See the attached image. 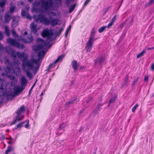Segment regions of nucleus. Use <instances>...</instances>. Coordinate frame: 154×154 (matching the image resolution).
Listing matches in <instances>:
<instances>
[{
    "label": "nucleus",
    "instance_id": "obj_33",
    "mask_svg": "<svg viewBox=\"0 0 154 154\" xmlns=\"http://www.w3.org/2000/svg\"><path fill=\"white\" fill-rule=\"evenodd\" d=\"M106 28V26H104L100 27L98 29V32L100 33L102 32L105 30Z\"/></svg>",
    "mask_w": 154,
    "mask_h": 154
},
{
    "label": "nucleus",
    "instance_id": "obj_41",
    "mask_svg": "<svg viewBox=\"0 0 154 154\" xmlns=\"http://www.w3.org/2000/svg\"><path fill=\"white\" fill-rule=\"evenodd\" d=\"M113 23L112 22V21H111V22H110V23H109L108 25H107V28H110L111 27V26H112V25H113Z\"/></svg>",
    "mask_w": 154,
    "mask_h": 154
},
{
    "label": "nucleus",
    "instance_id": "obj_46",
    "mask_svg": "<svg viewBox=\"0 0 154 154\" xmlns=\"http://www.w3.org/2000/svg\"><path fill=\"white\" fill-rule=\"evenodd\" d=\"M154 2V0H149V2L148 3V5L152 4Z\"/></svg>",
    "mask_w": 154,
    "mask_h": 154
},
{
    "label": "nucleus",
    "instance_id": "obj_35",
    "mask_svg": "<svg viewBox=\"0 0 154 154\" xmlns=\"http://www.w3.org/2000/svg\"><path fill=\"white\" fill-rule=\"evenodd\" d=\"M11 147L10 146H8L7 149L5 151V154H8L9 152L11 151Z\"/></svg>",
    "mask_w": 154,
    "mask_h": 154
},
{
    "label": "nucleus",
    "instance_id": "obj_14",
    "mask_svg": "<svg viewBox=\"0 0 154 154\" xmlns=\"http://www.w3.org/2000/svg\"><path fill=\"white\" fill-rule=\"evenodd\" d=\"M12 17V15L9 12L6 13L5 16V20L4 23H8Z\"/></svg>",
    "mask_w": 154,
    "mask_h": 154
},
{
    "label": "nucleus",
    "instance_id": "obj_12",
    "mask_svg": "<svg viewBox=\"0 0 154 154\" xmlns=\"http://www.w3.org/2000/svg\"><path fill=\"white\" fill-rule=\"evenodd\" d=\"M105 58L103 56H100L97 58L95 60V64L98 65H101L104 62Z\"/></svg>",
    "mask_w": 154,
    "mask_h": 154
},
{
    "label": "nucleus",
    "instance_id": "obj_17",
    "mask_svg": "<svg viewBox=\"0 0 154 154\" xmlns=\"http://www.w3.org/2000/svg\"><path fill=\"white\" fill-rule=\"evenodd\" d=\"M14 93L11 92L10 94H8L7 96V98H8L10 96H12L13 97H14L15 96L17 95L18 93L20 92L19 89V87H17L15 88L14 89Z\"/></svg>",
    "mask_w": 154,
    "mask_h": 154
},
{
    "label": "nucleus",
    "instance_id": "obj_25",
    "mask_svg": "<svg viewBox=\"0 0 154 154\" xmlns=\"http://www.w3.org/2000/svg\"><path fill=\"white\" fill-rule=\"evenodd\" d=\"M6 69H5V68H0V76H4L5 75V73H6L7 75H8L7 74V73L6 72L5 70Z\"/></svg>",
    "mask_w": 154,
    "mask_h": 154
},
{
    "label": "nucleus",
    "instance_id": "obj_13",
    "mask_svg": "<svg viewBox=\"0 0 154 154\" xmlns=\"http://www.w3.org/2000/svg\"><path fill=\"white\" fill-rule=\"evenodd\" d=\"M12 19L11 26L13 27H15L18 25L19 17L17 16H14L13 17Z\"/></svg>",
    "mask_w": 154,
    "mask_h": 154
},
{
    "label": "nucleus",
    "instance_id": "obj_16",
    "mask_svg": "<svg viewBox=\"0 0 154 154\" xmlns=\"http://www.w3.org/2000/svg\"><path fill=\"white\" fill-rule=\"evenodd\" d=\"M63 55H61L58 56L57 58L52 63L50 64L48 66V67L47 69V70H49L58 61L60 60H62L64 57Z\"/></svg>",
    "mask_w": 154,
    "mask_h": 154
},
{
    "label": "nucleus",
    "instance_id": "obj_57",
    "mask_svg": "<svg viewBox=\"0 0 154 154\" xmlns=\"http://www.w3.org/2000/svg\"><path fill=\"white\" fill-rule=\"evenodd\" d=\"M71 26H69L67 28L66 31H68V32H69V31L71 29Z\"/></svg>",
    "mask_w": 154,
    "mask_h": 154
},
{
    "label": "nucleus",
    "instance_id": "obj_43",
    "mask_svg": "<svg viewBox=\"0 0 154 154\" xmlns=\"http://www.w3.org/2000/svg\"><path fill=\"white\" fill-rule=\"evenodd\" d=\"M125 22H122L119 25V26L120 28H122L125 25Z\"/></svg>",
    "mask_w": 154,
    "mask_h": 154
},
{
    "label": "nucleus",
    "instance_id": "obj_27",
    "mask_svg": "<svg viewBox=\"0 0 154 154\" xmlns=\"http://www.w3.org/2000/svg\"><path fill=\"white\" fill-rule=\"evenodd\" d=\"M146 50L145 49L143 50L137 56V58H139L140 57L142 56H143L144 54L146 53Z\"/></svg>",
    "mask_w": 154,
    "mask_h": 154
},
{
    "label": "nucleus",
    "instance_id": "obj_47",
    "mask_svg": "<svg viewBox=\"0 0 154 154\" xmlns=\"http://www.w3.org/2000/svg\"><path fill=\"white\" fill-rule=\"evenodd\" d=\"M25 86H21L19 87V89L20 90V92L22 91L24 89V87Z\"/></svg>",
    "mask_w": 154,
    "mask_h": 154
},
{
    "label": "nucleus",
    "instance_id": "obj_26",
    "mask_svg": "<svg viewBox=\"0 0 154 154\" xmlns=\"http://www.w3.org/2000/svg\"><path fill=\"white\" fill-rule=\"evenodd\" d=\"M5 33L7 34V36H9L10 34V31L9 28L7 26H5Z\"/></svg>",
    "mask_w": 154,
    "mask_h": 154
},
{
    "label": "nucleus",
    "instance_id": "obj_63",
    "mask_svg": "<svg viewBox=\"0 0 154 154\" xmlns=\"http://www.w3.org/2000/svg\"><path fill=\"white\" fill-rule=\"evenodd\" d=\"M148 50H150L154 49V47L151 48H147Z\"/></svg>",
    "mask_w": 154,
    "mask_h": 154
},
{
    "label": "nucleus",
    "instance_id": "obj_48",
    "mask_svg": "<svg viewBox=\"0 0 154 154\" xmlns=\"http://www.w3.org/2000/svg\"><path fill=\"white\" fill-rule=\"evenodd\" d=\"M35 83H36V82L34 83V84H33V86L32 87V88H31V89L29 90V95H30L31 94V92L32 89V88L34 87V86L35 85Z\"/></svg>",
    "mask_w": 154,
    "mask_h": 154
},
{
    "label": "nucleus",
    "instance_id": "obj_15",
    "mask_svg": "<svg viewBox=\"0 0 154 154\" xmlns=\"http://www.w3.org/2000/svg\"><path fill=\"white\" fill-rule=\"evenodd\" d=\"M20 81L21 86H25L27 82V80L25 76L23 75L21 76Z\"/></svg>",
    "mask_w": 154,
    "mask_h": 154
},
{
    "label": "nucleus",
    "instance_id": "obj_51",
    "mask_svg": "<svg viewBox=\"0 0 154 154\" xmlns=\"http://www.w3.org/2000/svg\"><path fill=\"white\" fill-rule=\"evenodd\" d=\"M26 122H27L26 124L24 125V127L25 128H27L29 126V121H26Z\"/></svg>",
    "mask_w": 154,
    "mask_h": 154
},
{
    "label": "nucleus",
    "instance_id": "obj_40",
    "mask_svg": "<svg viewBox=\"0 0 154 154\" xmlns=\"http://www.w3.org/2000/svg\"><path fill=\"white\" fill-rule=\"evenodd\" d=\"M138 79H136L134 80L132 84V86H134L136 84L137 81H138Z\"/></svg>",
    "mask_w": 154,
    "mask_h": 154
},
{
    "label": "nucleus",
    "instance_id": "obj_61",
    "mask_svg": "<svg viewBox=\"0 0 154 154\" xmlns=\"http://www.w3.org/2000/svg\"><path fill=\"white\" fill-rule=\"evenodd\" d=\"M68 31H66V33H65V38H66L67 37V36L68 35Z\"/></svg>",
    "mask_w": 154,
    "mask_h": 154
},
{
    "label": "nucleus",
    "instance_id": "obj_42",
    "mask_svg": "<svg viewBox=\"0 0 154 154\" xmlns=\"http://www.w3.org/2000/svg\"><path fill=\"white\" fill-rule=\"evenodd\" d=\"M4 50V48L3 47V45H2L0 43V51H3Z\"/></svg>",
    "mask_w": 154,
    "mask_h": 154
},
{
    "label": "nucleus",
    "instance_id": "obj_24",
    "mask_svg": "<svg viewBox=\"0 0 154 154\" xmlns=\"http://www.w3.org/2000/svg\"><path fill=\"white\" fill-rule=\"evenodd\" d=\"M45 54V52L44 50L39 51L37 55L38 57H39L38 59H39L40 60V58H42L44 56ZM39 62L40 64L41 62H40V60H39Z\"/></svg>",
    "mask_w": 154,
    "mask_h": 154
},
{
    "label": "nucleus",
    "instance_id": "obj_8",
    "mask_svg": "<svg viewBox=\"0 0 154 154\" xmlns=\"http://www.w3.org/2000/svg\"><path fill=\"white\" fill-rule=\"evenodd\" d=\"M53 6L52 0H42L41 7L43 9L47 10L51 9Z\"/></svg>",
    "mask_w": 154,
    "mask_h": 154
},
{
    "label": "nucleus",
    "instance_id": "obj_34",
    "mask_svg": "<svg viewBox=\"0 0 154 154\" xmlns=\"http://www.w3.org/2000/svg\"><path fill=\"white\" fill-rule=\"evenodd\" d=\"M116 98V97H113V98H112V99L110 100H109V104H110L111 103H114L115 101Z\"/></svg>",
    "mask_w": 154,
    "mask_h": 154
},
{
    "label": "nucleus",
    "instance_id": "obj_54",
    "mask_svg": "<svg viewBox=\"0 0 154 154\" xmlns=\"http://www.w3.org/2000/svg\"><path fill=\"white\" fill-rule=\"evenodd\" d=\"M151 69L152 70H154V63H153L151 65Z\"/></svg>",
    "mask_w": 154,
    "mask_h": 154
},
{
    "label": "nucleus",
    "instance_id": "obj_30",
    "mask_svg": "<svg viewBox=\"0 0 154 154\" xmlns=\"http://www.w3.org/2000/svg\"><path fill=\"white\" fill-rule=\"evenodd\" d=\"M12 33V34L13 35L14 37H17L18 35L16 32L15 31V30L14 29H13L11 30V31Z\"/></svg>",
    "mask_w": 154,
    "mask_h": 154
},
{
    "label": "nucleus",
    "instance_id": "obj_5",
    "mask_svg": "<svg viewBox=\"0 0 154 154\" xmlns=\"http://www.w3.org/2000/svg\"><path fill=\"white\" fill-rule=\"evenodd\" d=\"M34 63L35 62L32 63L29 61L23 63V66H22L23 70L26 72V76L29 79H31L32 76L29 71L34 68Z\"/></svg>",
    "mask_w": 154,
    "mask_h": 154
},
{
    "label": "nucleus",
    "instance_id": "obj_50",
    "mask_svg": "<svg viewBox=\"0 0 154 154\" xmlns=\"http://www.w3.org/2000/svg\"><path fill=\"white\" fill-rule=\"evenodd\" d=\"M40 4V2H36L34 4V5L35 6H38Z\"/></svg>",
    "mask_w": 154,
    "mask_h": 154
},
{
    "label": "nucleus",
    "instance_id": "obj_7",
    "mask_svg": "<svg viewBox=\"0 0 154 154\" xmlns=\"http://www.w3.org/2000/svg\"><path fill=\"white\" fill-rule=\"evenodd\" d=\"M20 39L24 43H30L32 41L33 37L31 34H28L27 33L25 32L24 34L20 37Z\"/></svg>",
    "mask_w": 154,
    "mask_h": 154
},
{
    "label": "nucleus",
    "instance_id": "obj_31",
    "mask_svg": "<svg viewBox=\"0 0 154 154\" xmlns=\"http://www.w3.org/2000/svg\"><path fill=\"white\" fill-rule=\"evenodd\" d=\"M6 0H0V6L2 8L5 5Z\"/></svg>",
    "mask_w": 154,
    "mask_h": 154
},
{
    "label": "nucleus",
    "instance_id": "obj_45",
    "mask_svg": "<svg viewBox=\"0 0 154 154\" xmlns=\"http://www.w3.org/2000/svg\"><path fill=\"white\" fill-rule=\"evenodd\" d=\"M3 38V33L2 32H0V40H1Z\"/></svg>",
    "mask_w": 154,
    "mask_h": 154
},
{
    "label": "nucleus",
    "instance_id": "obj_64",
    "mask_svg": "<svg viewBox=\"0 0 154 154\" xmlns=\"http://www.w3.org/2000/svg\"><path fill=\"white\" fill-rule=\"evenodd\" d=\"M2 138L3 139H5V136L4 135H2Z\"/></svg>",
    "mask_w": 154,
    "mask_h": 154
},
{
    "label": "nucleus",
    "instance_id": "obj_21",
    "mask_svg": "<svg viewBox=\"0 0 154 154\" xmlns=\"http://www.w3.org/2000/svg\"><path fill=\"white\" fill-rule=\"evenodd\" d=\"M103 105L101 103H98V104L97 106L96 107L94 111V112L95 114H96L99 113L100 111L101 107Z\"/></svg>",
    "mask_w": 154,
    "mask_h": 154
},
{
    "label": "nucleus",
    "instance_id": "obj_20",
    "mask_svg": "<svg viewBox=\"0 0 154 154\" xmlns=\"http://www.w3.org/2000/svg\"><path fill=\"white\" fill-rule=\"evenodd\" d=\"M77 100L76 97H74L72 98L69 102H66L65 104L66 106H68L69 105L75 103V101Z\"/></svg>",
    "mask_w": 154,
    "mask_h": 154
},
{
    "label": "nucleus",
    "instance_id": "obj_37",
    "mask_svg": "<svg viewBox=\"0 0 154 154\" xmlns=\"http://www.w3.org/2000/svg\"><path fill=\"white\" fill-rule=\"evenodd\" d=\"M138 104H136L133 107V108H132V111L133 112H135L136 109L137 108V107L138 106Z\"/></svg>",
    "mask_w": 154,
    "mask_h": 154
},
{
    "label": "nucleus",
    "instance_id": "obj_52",
    "mask_svg": "<svg viewBox=\"0 0 154 154\" xmlns=\"http://www.w3.org/2000/svg\"><path fill=\"white\" fill-rule=\"evenodd\" d=\"M70 0H66V4L67 6H69L70 4Z\"/></svg>",
    "mask_w": 154,
    "mask_h": 154
},
{
    "label": "nucleus",
    "instance_id": "obj_36",
    "mask_svg": "<svg viewBox=\"0 0 154 154\" xmlns=\"http://www.w3.org/2000/svg\"><path fill=\"white\" fill-rule=\"evenodd\" d=\"M65 126V124L64 123H63L60 125L59 129L61 130L64 128Z\"/></svg>",
    "mask_w": 154,
    "mask_h": 154
},
{
    "label": "nucleus",
    "instance_id": "obj_32",
    "mask_svg": "<svg viewBox=\"0 0 154 154\" xmlns=\"http://www.w3.org/2000/svg\"><path fill=\"white\" fill-rule=\"evenodd\" d=\"M16 8V7L14 6H11L10 7L9 9V12L10 14L12 13L14 11V10Z\"/></svg>",
    "mask_w": 154,
    "mask_h": 154
},
{
    "label": "nucleus",
    "instance_id": "obj_2",
    "mask_svg": "<svg viewBox=\"0 0 154 154\" xmlns=\"http://www.w3.org/2000/svg\"><path fill=\"white\" fill-rule=\"evenodd\" d=\"M34 18L35 22H37L39 21L40 22L43 23L47 26L49 25L50 23L52 26H54L56 25L60 24L61 23V21L57 19L51 20L50 21L49 19L41 14L35 17Z\"/></svg>",
    "mask_w": 154,
    "mask_h": 154
},
{
    "label": "nucleus",
    "instance_id": "obj_29",
    "mask_svg": "<svg viewBox=\"0 0 154 154\" xmlns=\"http://www.w3.org/2000/svg\"><path fill=\"white\" fill-rule=\"evenodd\" d=\"M129 82L128 78V76H127L124 81V83L122 84V86H121L122 88H123V86L125 85H127V83Z\"/></svg>",
    "mask_w": 154,
    "mask_h": 154
},
{
    "label": "nucleus",
    "instance_id": "obj_56",
    "mask_svg": "<svg viewBox=\"0 0 154 154\" xmlns=\"http://www.w3.org/2000/svg\"><path fill=\"white\" fill-rule=\"evenodd\" d=\"M26 18H28L29 20H31V17L30 16L29 14H27L26 16Z\"/></svg>",
    "mask_w": 154,
    "mask_h": 154
},
{
    "label": "nucleus",
    "instance_id": "obj_38",
    "mask_svg": "<svg viewBox=\"0 0 154 154\" xmlns=\"http://www.w3.org/2000/svg\"><path fill=\"white\" fill-rule=\"evenodd\" d=\"M21 15L23 17H25L26 15V12L25 11H24L23 10H22L21 13Z\"/></svg>",
    "mask_w": 154,
    "mask_h": 154
},
{
    "label": "nucleus",
    "instance_id": "obj_18",
    "mask_svg": "<svg viewBox=\"0 0 154 154\" xmlns=\"http://www.w3.org/2000/svg\"><path fill=\"white\" fill-rule=\"evenodd\" d=\"M48 15L49 17L51 20L54 19H57V16L55 12H50L48 13Z\"/></svg>",
    "mask_w": 154,
    "mask_h": 154
},
{
    "label": "nucleus",
    "instance_id": "obj_19",
    "mask_svg": "<svg viewBox=\"0 0 154 154\" xmlns=\"http://www.w3.org/2000/svg\"><path fill=\"white\" fill-rule=\"evenodd\" d=\"M11 57L13 58V62L12 63H15L17 60H17L16 59V55H17L15 50H12L11 51Z\"/></svg>",
    "mask_w": 154,
    "mask_h": 154
},
{
    "label": "nucleus",
    "instance_id": "obj_53",
    "mask_svg": "<svg viewBox=\"0 0 154 154\" xmlns=\"http://www.w3.org/2000/svg\"><path fill=\"white\" fill-rule=\"evenodd\" d=\"M91 0H86L84 4V6L86 5Z\"/></svg>",
    "mask_w": 154,
    "mask_h": 154
},
{
    "label": "nucleus",
    "instance_id": "obj_9",
    "mask_svg": "<svg viewBox=\"0 0 154 154\" xmlns=\"http://www.w3.org/2000/svg\"><path fill=\"white\" fill-rule=\"evenodd\" d=\"M7 41L11 45L16 47L19 49H23L25 47L22 44L17 42L15 39H13L11 38H8L7 40Z\"/></svg>",
    "mask_w": 154,
    "mask_h": 154
},
{
    "label": "nucleus",
    "instance_id": "obj_22",
    "mask_svg": "<svg viewBox=\"0 0 154 154\" xmlns=\"http://www.w3.org/2000/svg\"><path fill=\"white\" fill-rule=\"evenodd\" d=\"M96 32L95 28L94 27L93 28L91 31L90 37L89 39L94 40Z\"/></svg>",
    "mask_w": 154,
    "mask_h": 154
},
{
    "label": "nucleus",
    "instance_id": "obj_10",
    "mask_svg": "<svg viewBox=\"0 0 154 154\" xmlns=\"http://www.w3.org/2000/svg\"><path fill=\"white\" fill-rule=\"evenodd\" d=\"M30 28L31 30V32L34 34H36L37 30L39 28L37 27V25L34 23H32L30 26Z\"/></svg>",
    "mask_w": 154,
    "mask_h": 154
},
{
    "label": "nucleus",
    "instance_id": "obj_28",
    "mask_svg": "<svg viewBox=\"0 0 154 154\" xmlns=\"http://www.w3.org/2000/svg\"><path fill=\"white\" fill-rule=\"evenodd\" d=\"M75 6L76 5L75 4L74 5L72 4L70 6L69 9V13H71L74 9Z\"/></svg>",
    "mask_w": 154,
    "mask_h": 154
},
{
    "label": "nucleus",
    "instance_id": "obj_1",
    "mask_svg": "<svg viewBox=\"0 0 154 154\" xmlns=\"http://www.w3.org/2000/svg\"><path fill=\"white\" fill-rule=\"evenodd\" d=\"M42 35L43 38L47 37V40L45 41L43 39L39 38H38L36 41L39 44L36 45L33 47V48L35 51H38L39 50L43 49L45 46L50 47L51 42H52L51 37L53 33L49 31L48 29H45L43 30L41 33Z\"/></svg>",
    "mask_w": 154,
    "mask_h": 154
},
{
    "label": "nucleus",
    "instance_id": "obj_11",
    "mask_svg": "<svg viewBox=\"0 0 154 154\" xmlns=\"http://www.w3.org/2000/svg\"><path fill=\"white\" fill-rule=\"evenodd\" d=\"M94 40L89 39L88 42L86 43V48L87 49L86 51L88 52H90L92 48L93 42Z\"/></svg>",
    "mask_w": 154,
    "mask_h": 154
},
{
    "label": "nucleus",
    "instance_id": "obj_4",
    "mask_svg": "<svg viewBox=\"0 0 154 154\" xmlns=\"http://www.w3.org/2000/svg\"><path fill=\"white\" fill-rule=\"evenodd\" d=\"M17 55L19 58H23L22 60V66H23V63L24 62L29 61L32 63L35 62V64L36 65V66L35 67V69L36 70H38L40 66L39 59H35L33 58L29 60H28V56L23 52H18L17 53Z\"/></svg>",
    "mask_w": 154,
    "mask_h": 154
},
{
    "label": "nucleus",
    "instance_id": "obj_3",
    "mask_svg": "<svg viewBox=\"0 0 154 154\" xmlns=\"http://www.w3.org/2000/svg\"><path fill=\"white\" fill-rule=\"evenodd\" d=\"M20 63L19 60H17L15 63H11L8 59H6L5 61V64L7 65V66L5 70L8 75L10 74L11 70L14 72L19 73L20 72L21 69L19 66Z\"/></svg>",
    "mask_w": 154,
    "mask_h": 154
},
{
    "label": "nucleus",
    "instance_id": "obj_39",
    "mask_svg": "<svg viewBox=\"0 0 154 154\" xmlns=\"http://www.w3.org/2000/svg\"><path fill=\"white\" fill-rule=\"evenodd\" d=\"M134 21V19L133 18H132L131 20H130V21L129 22L128 25V26H131L132 25V22Z\"/></svg>",
    "mask_w": 154,
    "mask_h": 154
},
{
    "label": "nucleus",
    "instance_id": "obj_49",
    "mask_svg": "<svg viewBox=\"0 0 154 154\" xmlns=\"http://www.w3.org/2000/svg\"><path fill=\"white\" fill-rule=\"evenodd\" d=\"M116 16L115 15V16L111 20V21L113 23H114V22L116 20Z\"/></svg>",
    "mask_w": 154,
    "mask_h": 154
},
{
    "label": "nucleus",
    "instance_id": "obj_55",
    "mask_svg": "<svg viewBox=\"0 0 154 154\" xmlns=\"http://www.w3.org/2000/svg\"><path fill=\"white\" fill-rule=\"evenodd\" d=\"M148 79V76H145L144 81L145 82H147Z\"/></svg>",
    "mask_w": 154,
    "mask_h": 154
},
{
    "label": "nucleus",
    "instance_id": "obj_62",
    "mask_svg": "<svg viewBox=\"0 0 154 154\" xmlns=\"http://www.w3.org/2000/svg\"><path fill=\"white\" fill-rule=\"evenodd\" d=\"M109 9V8H106L105 9L104 12L105 13L106 12H107L108 11Z\"/></svg>",
    "mask_w": 154,
    "mask_h": 154
},
{
    "label": "nucleus",
    "instance_id": "obj_6",
    "mask_svg": "<svg viewBox=\"0 0 154 154\" xmlns=\"http://www.w3.org/2000/svg\"><path fill=\"white\" fill-rule=\"evenodd\" d=\"M25 110V107L23 105L18 109V110L16 112L17 115L15 116L13 119V122L11 123V125L16 123L17 122L22 120L23 119V116L21 115V114Z\"/></svg>",
    "mask_w": 154,
    "mask_h": 154
},
{
    "label": "nucleus",
    "instance_id": "obj_23",
    "mask_svg": "<svg viewBox=\"0 0 154 154\" xmlns=\"http://www.w3.org/2000/svg\"><path fill=\"white\" fill-rule=\"evenodd\" d=\"M72 67L75 70H77L78 69V67L77 61L75 60H73L72 61Z\"/></svg>",
    "mask_w": 154,
    "mask_h": 154
},
{
    "label": "nucleus",
    "instance_id": "obj_59",
    "mask_svg": "<svg viewBox=\"0 0 154 154\" xmlns=\"http://www.w3.org/2000/svg\"><path fill=\"white\" fill-rule=\"evenodd\" d=\"M63 28L62 27L59 30L60 34V33L63 30Z\"/></svg>",
    "mask_w": 154,
    "mask_h": 154
},
{
    "label": "nucleus",
    "instance_id": "obj_58",
    "mask_svg": "<svg viewBox=\"0 0 154 154\" xmlns=\"http://www.w3.org/2000/svg\"><path fill=\"white\" fill-rule=\"evenodd\" d=\"M26 122L24 121L23 122H21L20 123V125H21V127H23V125Z\"/></svg>",
    "mask_w": 154,
    "mask_h": 154
},
{
    "label": "nucleus",
    "instance_id": "obj_44",
    "mask_svg": "<svg viewBox=\"0 0 154 154\" xmlns=\"http://www.w3.org/2000/svg\"><path fill=\"white\" fill-rule=\"evenodd\" d=\"M2 80L0 79V89H3V88L2 86Z\"/></svg>",
    "mask_w": 154,
    "mask_h": 154
},
{
    "label": "nucleus",
    "instance_id": "obj_60",
    "mask_svg": "<svg viewBox=\"0 0 154 154\" xmlns=\"http://www.w3.org/2000/svg\"><path fill=\"white\" fill-rule=\"evenodd\" d=\"M17 128H21L22 127H21V125H20V124L19 123L18 124H17Z\"/></svg>",
    "mask_w": 154,
    "mask_h": 154
}]
</instances>
